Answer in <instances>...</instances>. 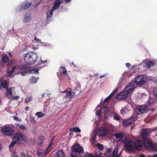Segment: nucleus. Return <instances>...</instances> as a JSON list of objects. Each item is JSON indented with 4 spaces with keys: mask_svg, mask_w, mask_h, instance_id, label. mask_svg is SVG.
<instances>
[{
    "mask_svg": "<svg viewBox=\"0 0 157 157\" xmlns=\"http://www.w3.org/2000/svg\"><path fill=\"white\" fill-rule=\"evenodd\" d=\"M15 71V74H20L23 76L26 73L31 72L29 67L27 65H17L13 67L11 71H8L7 76L11 77Z\"/></svg>",
    "mask_w": 157,
    "mask_h": 157,
    "instance_id": "1",
    "label": "nucleus"
},
{
    "mask_svg": "<svg viewBox=\"0 0 157 157\" xmlns=\"http://www.w3.org/2000/svg\"><path fill=\"white\" fill-rule=\"evenodd\" d=\"M37 58V54L34 52H31L26 53L24 56V60L28 64L34 63Z\"/></svg>",
    "mask_w": 157,
    "mask_h": 157,
    "instance_id": "2",
    "label": "nucleus"
},
{
    "mask_svg": "<svg viewBox=\"0 0 157 157\" xmlns=\"http://www.w3.org/2000/svg\"><path fill=\"white\" fill-rule=\"evenodd\" d=\"M26 138L23 134L19 132H17L13 136V140L16 141V142L19 144L23 143V141H25Z\"/></svg>",
    "mask_w": 157,
    "mask_h": 157,
    "instance_id": "3",
    "label": "nucleus"
},
{
    "mask_svg": "<svg viewBox=\"0 0 157 157\" xmlns=\"http://www.w3.org/2000/svg\"><path fill=\"white\" fill-rule=\"evenodd\" d=\"M143 144L145 147L155 151H157V144H153L149 139H147L144 140Z\"/></svg>",
    "mask_w": 157,
    "mask_h": 157,
    "instance_id": "4",
    "label": "nucleus"
},
{
    "mask_svg": "<svg viewBox=\"0 0 157 157\" xmlns=\"http://www.w3.org/2000/svg\"><path fill=\"white\" fill-rule=\"evenodd\" d=\"M122 141L124 143V147L126 150L129 151H132L134 150L132 142L130 139L126 137Z\"/></svg>",
    "mask_w": 157,
    "mask_h": 157,
    "instance_id": "5",
    "label": "nucleus"
},
{
    "mask_svg": "<svg viewBox=\"0 0 157 157\" xmlns=\"http://www.w3.org/2000/svg\"><path fill=\"white\" fill-rule=\"evenodd\" d=\"M2 133L4 135L10 136H12L14 133V131L12 128L5 126L2 128Z\"/></svg>",
    "mask_w": 157,
    "mask_h": 157,
    "instance_id": "6",
    "label": "nucleus"
},
{
    "mask_svg": "<svg viewBox=\"0 0 157 157\" xmlns=\"http://www.w3.org/2000/svg\"><path fill=\"white\" fill-rule=\"evenodd\" d=\"M146 81V78L143 76L140 75L136 77L135 82L137 85H142L144 84Z\"/></svg>",
    "mask_w": 157,
    "mask_h": 157,
    "instance_id": "7",
    "label": "nucleus"
},
{
    "mask_svg": "<svg viewBox=\"0 0 157 157\" xmlns=\"http://www.w3.org/2000/svg\"><path fill=\"white\" fill-rule=\"evenodd\" d=\"M147 106L146 105H138L136 109V113L139 114L144 113L147 111Z\"/></svg>",
    "mask_w": 157,
    "mask_h": 157,
    "instance_id": "8",
    "label": "nucleus"
},
{
    "mask_svg": "<svg viewBox=\"0 0 157 157\" xmlns=\"http://www.w3.org/2000/svg\"><path fill=\"white\" fill-rule=\"evenodd\" d=\"M134 148L137 150L141 149L143 147L142 141L139 139H136L133 140Z\"/></svg>",
    "mask_w": 157,
    "mask_h": 157,
    "instance_id": "9",
    "label": "nucleus"
},
{
    "mask_svg": "<svg viewBox=\"0 0 157 157\" xmlns=\"http://www.w3.org/2000/svg\"><path fill=\"white\" fill-rule=\"evenodd\" d=\"M72 150L75 153H82L84 152L82 147L78 144L74 145L72 147Z\"/></svg>",
    "mask_w": 157,
    "mask_h": 157,
    "instance_id": "10",
    "label": "nucleus"
},
{
    "mask_svg": "<svg viewBox=\"0 0 157 157\" xmlns=\"http://www.w3.org/2000/svg\"><path fill=\"white\" fill-rule=\"evenodd\" d=\"M61 92L65 94L63 95L64 97L65 98H67L68 99L71 98L74 96V94L71 90L68 91L66 90L63 92L62 91Z\"/></svg>",
    "mask_w": 157,
    "mask_h": 157,
    "instance_id": "11",
    "label": "nucleus"
},
{
    "mask_svg": "<svg viewBox=\"0 0 157 157\" xmlns=\"http://www.w3.org/2000/svg\"><path fill=\"white\" fill-rule=\"evenodd\" d=\"M127 94L125 91H123L119 94L116 96V98L117 99H125L127 98L128 96Z\"/></svg>",
    "mask_w": 157,
    "mask_h": 157,
    "instance_id": "12",
    "label": "nucleus"
},
{
    "mask_svg": "<svg viewBox=\"0 0 157 157\" xmlns=\"http://www.w3.org/2000/svg\"><path fill=\"white\" fill-rule=\"evenodd\" d=\"M134 118L133 117H132L129 118L128 121L123 122V125L125 127L129 125L131 123L134 122Z\"/></svg>",
    "mask_w": 157,
    "mask_h": 157,
    "instance_id": "13",
    "label": "nucleus"
},
{
    "mask_svg": "<svg viewBox=\"0 0 157 157\" xmlns=\"http://www.w3.org/2000/svg\"><path fill=\"white\" fill-rule=\"evenodd\" d=\"M59 73L62 75L65 76L67 75V71L66 68L63 66H60L59 69Z\"/></svg>",
    "mask_w": 157,
    "mask_h": 157,
    "instance_id": "14",
    "label": "nucleus"
},
{
    "mask_svg": "<svg viewBox=\"0 0 157 157\" xmlns=\"http://www.w3.org/2000/svg\"><path fill=\"white\" fill-rule=\"evenodd\" d=\"M134 88L132 85H129L127 86L124 91L128 95L129 94L132 93L134 90Z\"/></svg>",
    "mask_w": 157,
    "mask_h": 157,
    "instance_id": "15",
    "label": "nucleus"
},
{
    "mask_svg": "<svg viewBox=\"0 0 157 157\" xmlns=\"http://www.w3.org/2000/svg\"><path fill=\"white\" fill-rule=\"evenodd\" d=\"M148 134V131L147 129H144L142 130L140 136L143 140L147 139Z\"/></svg>",
    "mask_w": 157,
    "mask_h": 157,
    "instance_id": "16",
    "label": "nucleus"
},
{
    "mask_svg": "<svg viewBox=\"0 0 157 157\" xmlns=\"http://www.w3.org/2000/svg\"><path fill=\"white\" fill-rule=\"evenodd\" d=\"M61 4L60 0H55L54 3L53 9L54 10L57 9Z\"/></svg>",
    "mask_w": 157,
    "mask_h": 157,
    "instance_id": "17",
    "label": "nucleus"
},
{
    "mask_svg": "<svg viewBox=\"0 0 157 157\" xmlns=\"http://www.w3.org/2000/svg\"><path fill=\"white\" fill-rule=\"evenodd\" d=\"M155 61L147 60L146 62V66L147 68H150L153 67L155 63Z\"/></svg>",
    "mask_w": 157,
    "mask_h": 157,
    "instance_id": "18",
    "label": "nucleus"
},
{
    "mask_svg": "<svg viewBox=\"0 0 157 157\" xmlns=\"http://www.w3.org/2000/svg\"><path fill=\"white\" fill-rule=\"evenodd\" d=\"M156 99L155 98H151L149 97V100L148 101V103L149 105H147L148 106H150V107L153 106L154 105V103L156 101Z\"/></svg>",
    "mask_w": 157,
    "mask_h": 157,
    "instance_id": "19",
    "label": "nucleus"
},
{
    "mask_svg": "<svg viewBox=\"0 0 157 157\" xmlns=\"http://www.w3.org/2000/svg\"><path fill=\"white\" fill-rule=\"evenodd\" d=\"M6 89L7 90V92L6 93V96L8 98H10L13 97L12 88L9 89L7 88Z\"/></svg>",
    "mask_w": 157,
    "mask_h": 157,
    "instance_id": "20",
    "label": "nucleus"
},
{
    "mask_svg": "<svg viewBox=\"0 0 157 157\" xmlns=\"http://www.w3.org/2000/svg\"><path fill=\"white\" fill-rule=\"evenodd\" d=\"M0 84L2 86V88H4L6 89L8 88V85L7 83L5 80H3L0 81Z\"/></svg>",
    "mask_w": 157,
    "mask_h": 157,
    "instance_id": "21",
    "label": "nucleus"
},
{
    "mask_svg": "<svg viewBox=\"0 0 157 157\" xmlns=\"http://www.w3.org/2000/svg\"><path fill=\"white\" fill-rule=\"evenodd\" d=\"M114 136L116 139H122L123 136V134L122 132L115 133Z\"/></svg>",
    "mask_w": 157,
    "mask_h": 157,
    "instance_id": "22",
    "label": "nucleus"
},
{
    "mask_svg": "<svg viewBox=\"0 0 157 157\" xmlns=\"http://www.w3.org/2000/svg\"><path fill=\"white\" fill-rule=\"evenodd\" d=\"M53 9L48 10L47 13V18H49L52 17L53 13Z\"/></svg>",
    "mask_w": 157,
    "mask_h": 157,
    "instance_id": "23",
    "label": "nucleus"
},
{
    "mask_svg": "<svg viewBox=\"0 0 157 157\" xmlns=\"http://www.w3.org/2000/svg\"><path fill=\"white\" fill-rule=\"evenodd\" d=\"M64 153L61 151H58L56 153V157H64Z\"/></svg>",
    "mask_w": 157,
    "mask_h": 157,
    "instance_id": "24",
    "label": "nucleus"
},
{
    "mask_svg": "<svg viewBox=\"0 0 157 157\" xmlns=\"http://www.w3.org/2000/svg\"><path fill=\"white\" fill-rule=\"evenodd\" d=\"M32 5L31 3L26 2L24 5L21 6V8L23 9H27L29 8Z\"/></svg>",
    "mask_w": 157,
    "mask_h": 157,
    "instance_id": "25",
    "label": "nucleus"
},
{
    "mask_svg": "<svg viewBox=\"0 0 157 157\" xmlns=\"http://www.w3.org/2000/svg\"><path fill=\"white\" fill-rule=\"evenodd\" d=\"M8 59L9 58L6 55H4L3 56L2 59V61L3 62L6 63L8 61Z\"/></svg>",
    "mask_w": 157,
    "mask_h": 157,
    "instance_id": "26",
    "label": "nucleus"
},
{
    "mask_svg": "<svg viewBox=\"0 0 157 157\" xmlns=\"http://www.w3.org/2000/svg\"><path fill=\"white\" fill-rule=\"evenodd\" d=\"M72 130L75 132H81V130L77 127L74 128H70L69 129L70 131H71Z\"/></svg>",
    "mask_w": 157,
    "mask_h": 157,
    "instance_id": "27",
    "label": "nucleus"
},
{
    "mask_svg": "<svg viewBox=\"0 0 157 157\" xmlns=\"http://www.w3.org/2000/svg\"><path fill=\"white\" fill-rule=\"evenodd\" d=\"M37 80L38 79L35 77L32 76L30 79V83L32 84L36 83L37 82Z\"/></svg>",
    "mask_w": 157,
    "mask_h": 157,
    "instance_id": "28",
    "label": "nucleus"
},
{
    "mask_svg": "<svg viewBox=\"0 0 157 157\" xmlns=\"http://www.w3.org/2000/svg\"><path fill=\"white\" fill-rule=\"evenodd\" d=\"M35 115L37 116L38 118L42 117L44 116V114L42 112H36L35 114Z\"/></svg>",
    "mask_w": 157,
    "mask_h": 157,
    "instance_id": "29",
    "label": "nucleus"
},
{
    "mask_svg": "<svg viewBox=\"0 0 157 157\" xmlns=\"http://www.w3.org/2000/svg\"><path fill=\"white\" fill-rule=\"evenodd\" d=\"M13 141H12L11 144H10L9 147L10 148H11L12 147L14 146L15 144H16L17 143H18L16 141H15V140H13Z\"/></svg>",
    "mask_w": 157,
    "mask_h": 157,
    "instance_id": "30",
    "label": "nucleus"
},
{
    "mask_svg": "<svg viewBox=\"0 0 157 157\" xmlns=\"http://www.w3.org/2000/svg\"><path fill=\"white\" fill-rule=\"evenodd\" d=\"M43 153V150H40L37 151L36 153L38 157H42V154Z\"/></svg>",
    "mask_w": 157,
    "mask_h": 157,
    "instance_id": "31",
    "label": "nucleus"
},
{
    "mask_svg": "<svg viewBox=\"0 0 157 157\" xmlns=\"http://www.w3.org/2000/svg\"><path fill=\"white\" fill-rule=\"evenodd\" d=\"M31 19V17L26 14L25 16V21L26 22H29Z\"/></svg>",
    "mask_w": 157,
    "mask_h": 157,
    "instance_id": "32",
    "label": "nucleus"
},
{
    "mask_svg": "<svg viewBox=\"0 0 157 157\" xmlns=\"http://www.w3.org/2000/svg\"><path fill=\"white\" fill-rule=\"evenodd\" d=\"M118 149L117 147H116L114 149L113 153L112 156H114L117 155V154L118 153Z\"/></svg>",
    "mask_w": 157,
    "mask_h": 157,
    "instance_id": "33",
    "label": "nucleus"
},
{
    "mask_svg": "<svg viewBox=\"0 0 157 157\" xmlns=\"http://www.w3.org/2000/svg\"><path fill=\"white\" fill-rule=\"evenodd\" d=\"M113 119L117 121H119L120 119V117L116 113L113 116Z\"/></svg>",
    "mask_w": 157,
    "mask_h": 157,
    "instance_id": "34",
    "label": "nucleus"
},
{
    "mask_svg": "<svg viewBox=\"0 0 157 157\" xmlns=\"http://www.w3.org/2000/svg\"><path fill=\"white\" fill-rule=\"evenodd\" d=\"M51 150V148H47L46 150L45 151V152L44 153V155L45 156H46L50 151Z\"/></svg>",
    "mask_w": 157,
    "mask_h": 157,
    "instance_id": "35",
    "label": "nucleus"
},
{
    "mask_svg": "<svg viewBox=\"0 0 157 157\" xmlns=\"http://www.w3.org/2000/svg\"><path fill=\"white\" fill-rule=\"evenodd\" d=\"M103 135H104L107 136L108 134V130L106 128H103Z\"/></svg>",
    "mask_w": 157,
    "mask_h": 157,
    "instance_id": "36",
    "label": "nucleus"
},
{
    "mask_svg": "<svg viewBox=\"0 0 157 157\" xmlns=\"http://www.w3.org/2000/svg\"><path fill=\"white\" fill-rule=\"evenodd\" d=\"M30 122L32 124H34L36 123V121L34 117H31L30 118Z\"/></svg>",
    "mask_w": 157,
    "mask_h": 157,
    "instance_id": "37",
    "label": "nucleus"
},
{
    "mask_svg": "<svg viewBox=\"0 0 157 157\" xmlns=\"http://www.w3.org/2000/svg\"><path fill=\"white\" fill-rule=\"evenodd\" d=\"M97 146L99 150H102L103 149V145L101 144H98Z\"/></svg>",
    "mask_w": 157,
    "mask_h": 157,
    "instance_id": "38",
    "label": "nucleus"
},
{
    "mask_svg": "<svg viewBox=\"0 0 157 157\" xmlns=\"http://www.w3.org/2000/svg\"><path fill=\"white\" fill-rule=\"evenodd\" d=\"M16 126H18L22 130H25L26 129L25 127L23 125H20L19 124H17Z\"/></svg>",
    "mask_w": 157,
    "mask_h": 157,
    "instance_id": "39",
    "label": "nucleus"
},
{
    "mask_svg": "<svg viewBox=\"0 0 157 157\" xmlns=\"http://www.w3.org/2000/svg\"><path fill=\"white\" fill-rule=\"evenodd\" d=\"M96 136H97L96 134H94L93 137L92 138L91 140V142L92 143H94V141L96 139Z\"/></svg>",
    "mask_w": 157,
    "mask_h": 157,
    "instance_id": "40",
    "label": "nucleus"
},
{
    "mask_svg": "<svg viewBox=\"0 0 157 157\" xmlns=\"http://www.w3.org/2000/svg\"><path fill=\"white\" fill-rule=\"evenodd\" d=\"M39 139L42 142H44L45 140L44 136H40L39 137Z\"/></svg>",
    "mask_w": 157,
    "mask_h": 157,
    "instance_id": "41",
    "label": "nucleus"
},
{
    "mask_svg": "<svg viewBox=\"0 0 157 157\" xmlns=\"http://www.w3.org/2000/svg\"><path fill=\"white\" fill-rule=\"evenodd\" d=\"M110 98L108 96L103 101V102L105 103H107L108 102L109 100L110 99Z\"/></svg>",
    "mask_w": 157,
    "mask_h": 157,
    "instance_id": "42",
    "label": "nucleus"
},
{
    "mask_svg": "<svg viewBox=\"0 0 157 157\" xmlns=\"http://www.w3.org/2000/svg\"><path fill=\"white\" fill-rule=\"evenodd\" d=\"M84 157H94V156L92 153H90L86 155Z\"/></svg>",
    "mask_w": 157,
    "mask_h": 157,
    "instance_id": "43",
    "label": "nucleus"
},
{
    "mask_svg": "<svg viewBox=\"0 0 157 157\" xmlns=\"http://www.w3.org/2000/svg\"><path fill=\"white\" fill-rule=\"evenodd\" d=\"M117 90L116 89L109 96L110 97L113 96L115 94V91Z\"/></svg>",
    "mask_w": 157,
    "mask_h": 157,
    "instance_id": "44",
    "label": "nucleus"
},
{
    "mask_svg": "<svg viewBox=\"0 0 157 157\" xmlns=\"http://www.w3.org/2000/svg\"><path fill=\"white\" fill-rule=\"evenodd\" d=\"M53 140H54V138H53L52 139L51 143L49 144L47 148H51V147L52 146V143L53 141Z\"/></svg>",
    "mask_w": 157,
    "mask_h": 157,
    "instance_id": "45",
    "label": "nucleus"
},
{
    "mask_svg": "<svg viewBox=\"0 0 157 157\" xmlns=\"http://www.w3.org/2000/svg\"><path fill=\"white\" fill-rule=\"evenodd\" d=\"M12 99H13L14 100H17L19 98V97L18 96H13L12 97Z\"/></svg>",
    "mask_w": 157,
    "mask_h": 157,
    "instance_id": "46",
    "label": "nucleus"
},
{
    "mask_svg": "<svg viewBox=\"0 0 157 157\" xmlns=\"http://www.w3.org/2000/svg\"><path fill=\"white\" fill-rule=\"evenodd\" d=\"M101 111L100 110H98L96 112V115L97 116H99L100 115Z\"/></svg>",
    "mask_w": 157,
    "mask_h": 157,
    "instance_id": "47",
    "label": "nucleus"
},
{
    "mask_svg": "<svg viewBox=\"0 0 157 157\" xmlns=\"http://www.w3.org/2000/svg\"><path fill=\"white\" fill-rule=\"evenodd\" d=\"M154 95L157 97V89L153 91Z\"/></svg>",
    "mask_w": 157,
    "mask_h": 157,
    "instance_id": "48",
    "label": "nucleus"
},
{
    "mask_svg": "<svg viewBox=\"0 0 157 157\" xmlns=\"http://www.w3.org/2000/svg\"><path fill=\"white\" fill-rule=\"evenodd\" d=\"M20 155L21 157H26L24 153H21Z\"/></svg>",
    "mask_w": 157,
    "mask_h": 157,
    "instance_id": "49",
    "label": "nucleus"
},
{
    "mask_svg": "<svg viewBox=\"0 0 157 157\" xmlns=\"http://www.w3.org/2000/svg\"><path fill=\"white\" fill-rule=\"evenodd\" d=\"M34 39L37 42H39L40 41V40L38 39L37 38L36 36L34 37Z\"/></svg>",
    "mask_w": 157,
    "mask_h": 157,
    "instance_id": "50",
    "label": "nucleus"
},
{
    "mask_svg": "<svg viewBox=\"0 0 157 157\" xmlns=\"http://www.w3.org/2000/svg\"><path fill=\"white\" fill-rule=\"evenodd\" d=\"M125 65H126V67H129L130 66V64L129 63H126L125 64Z\"/></svg>",
    "mask_w": 157,
    "mask_h": 157,
    "instance_id": "51",
    "label": "nucleus"
},
{
    "mask_svg": "<svg viewBox=\"0 0 157 157\" xmlns=\"http://www.w3.org/2000/svg\"><path fill=\"white\" fill-rule=\"evenodd\" d=\"M41 63H46L47 61V60H42L41 59H40Z\"/></svg>",
    "mask_w": 157,
    "mask_h": 157,
    "instance_id": "52",
    "label": "nucleus"
},
{
    "mask_svg": "<svg viewBox=\"0 0 157 157\" xmlns=\"http://www.w3.org/2000/svg\"><path fill=\"white\" fill-rule=\"evenodd\" d=\"M106 76L105 75H101L100 77L99 78H102L103 77H105Z\"/></svg>",
    "mask_w": 157,
    "mask_h": 157,
    "instance_id": "53",
    "label": "nucleus"
},
{
    "mask_svg": "<svg viewBox=\"0 0 157 157\" xmlns=\"http://www.w3.org/2000/svg\"><path fill=\"white\" fill-rule=\"evenodd\" d=\"M13 119L15 120H17V121L18 120V117H17L16 116H14L13 117Z\"/></svg>",
    "mask_w": 157,
    "mask_h": 157,
    "instance_id": "54",
    "label": "nucleus"
},
{
    "mask_svg": "<svg viewBox=\"0 0 157 157\" xmlns=\"http://www.w3.org/2000/svg\"><path fill=\"white\" fill-rule=\"evenodd\" d=\"M32 100V98L31 97H29L28 98V101H30Z\"/></svg>",
    "mask_w": 157,
    "mask_h": 157,
    "instance_id": "55",
    "label": "nucleus"
},
{
    "mask_svg": "<svg viewBox=\"0 0 157 157\" xmlns=\"http://www.w3.org/2000/svg\"><path fill=\"white\" fill-rule=\"evenodd\" d=\"M29 107L28 106H27L25 108V110L26 111H27L29 110Z\"/></svg>",
    "mask_w": 157,
    "mask_h": 157,
    "instance_id": "56",
    "label": "nucleus"
},
{
    "mask_svg": "<svg viewBox=\"0 0 157 157\" xmlns=\"http://www.w3.org/2000/svg\"><path fill=\"white\" fill-rule=\"evenodd\" d=\"M17 153L16 152H15V153H14V157H19V156H17L16 154Z\"/></svg>",
    "mask_w": 157,
    "mask_h": 157,
    "instance_id": "57",
    "label": "nucleus"
},
{
    "mask_svg": "<svg viewBox=\"0 0 157 157\" xmlns=\"http://www.w3.org/2000/svg\"><path fill=\"white\" fill-rule=\"evenodd\" d=\"M152 157H157V154L153 155Z\"/></svg>",
    "mask_w": 157,
    "mask_h": 157,
    "instance_id": "58",
    "label": "nucleus"
},
{
    "mask_svg": "<svg viewBox=\"0 0 157 157\" xmlns=\"http://www.w3.org/2000/svg\"><path fill=\"white\" fill-rule=\"evenodd\" d=\"M71 63L75 67H76V66L75 65V64L73 62H72Z\"/></svg>",
    "mask_w": 157,
    "mask_h": 157,
    "instance_id": "59",
    "label": "nucleus"
},
{
    "mask_svg": "<svg viewBox=\"0 0 157 157\" xmlns=\"http://www.w3.org/2000/svg\"><path fill=\"white\" fill-rule=\"evenodd\" d=\"M71 0H64L66 3H68Z\"/></svg>",
    "mask_w": 157,
    "mask_h": 157,
    "instance_id": "60",
    "label": "nucleus"
},
{
    "mask_svg": "<svg viewBox=\"0 0 157 157\" xmlns=\"http://www.w3.org/2000/svg\"><path fill=\"white\" fill-rule=\"evenodd\" d=\"M43 144V142H40L39 143V145L40 146H41Z\"/></svg>",
    "mask_w": 157,
    "mask_h": 157,
    "instance_id": "61",
    "label": "nucleus"
},
{
    "mask_svg": "<svg viewBox=\"0 0 157 157\" xmlns=\"http://www.w3.org/2000/svg\"><path fill=\"white\" fill-rule=\"evenodd\" d=\"M112 157H120V154L118 155L114 156H112Z\"/></svg>",
    "mask_w": 157,
    "mask_h": 157,
    "instance_id": "62",
    "label": "nucleus"
},
{
    "mask_svg": "<svg viewBox=\"0 0 157 157\" xmlns=\"http://www.w3.org/2000/svg\"><path fill=\"white\" fill-rule=\"evenodd\" d=\"M71 157H77L73 155H71Z\"/></svg>",
    "mask_w": 157,
    "mask_h": 157,
    "instance_id": "63",
    "label": "nucleus"
},
{
    "mask_svg": "<svg viewBox=\"0 0 157 157\" xmlns=\"http://www.w3.org/2000/svg\"><path fill=\"white\" fill-rule=\"evenodd\" d=\"M95 157H100V156L99 155H95Z\"/></svg>",
    "mask_w": 157,
    "mask_h": 157,
    "instance_id": "64",
    "label": "nucleus"
}]
</instances>
